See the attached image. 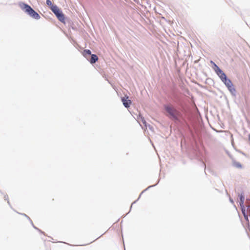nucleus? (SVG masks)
Wrapping results in <instances>:
<instances>
[{
  "mask_svg": "<svg viewBox=\"0 0 250 250\" xmlns=\"http://www.w3.org/2000/svg\"><path fill=\"white\" fill-rule=\"evenodd\" d=\"M62 12L59 10L58 11V12H56V13H55V14L56 15V16H57V15H59L60 13H61Z\"/></svg>",
  "mask_w": 250,
  "mask_h": 250,
  "instance_id": "obj_14",
  "label": "nucleus"
},
{
  "mask_svg": "<svg viewBox=\"0 0 250 250\" xmlns=\"http://www.w3.org/2000/svg\"><path fill=\"white\" fill-rule=\"evenodd\" d=\"M50 9L54 14L58 12V11L60 10L58 6L55 5L54 6L50 7Z\"/></svg>",
  "mask_w": 250,
  "mask_h": 250,
  "instance_id": "obj_12",
  "label": "nucleus"
},
{
  "mask_svg": "<svg viewBox=\"0 0 250 250\" xmlns=\"http://www.w3.org/2000/svg\"><path fill=\"white\" fill-rule=\"evenodd\" d=\"M128 96H125V97H123L122 99V101L123 102L124 105L127 108L129 107L131 104V101L130 100H128Z\"/></svg>",
  "mask_w": 250,
  "mask_h": 250,
  "instance_id": "obj_4",
  "label": "nucleus"
},
{
  "mask_svg": "<svg viewBox=\"0 0 250 250\" xmlns=\"http://www.w3.org/2000/svg\"><path fill=\"white\" fill-rule=\"evenodd\" d=\"M164 109L167 113V116H170L173 119L177 120L179 112L170 104H165L164 106Z\"/></svg>",
  "mask_w": 250,
  "mask_h": 250,
  "instance_id": "obj_2",
  "label": "nucleus"
},
{
  "mask_svg": "<svg viewBox=\"0 0 250 250\" xmlns=\"http://www.w3.org/2000/svg\"><path fill=\"white\" fill-rule=\"evenodd\" d=\"M210 63L212 64L213 67H214V64H216L212 61L210 62Z\"/></svg>",
  "mask_w": 250,
  "mask_h": 250,
  "instance_id": "obj_15",
  "label": "nucleus"
},
{
  "mask_svg": "<svg viewBox=\"0 0 250 250\" xmlns=\"http://www.w3.org/2000/svg\"><path fill=\"white\" fill-rule=\"evenodd\" d=\"M249 141H250V134L249 135Z\"/></svg>",
  "mask_w": 250,
  "mask_h": 250,
  "instance_id": "obj_16",
  "label": "nucleus"
},
{
  "mask_svg": "<svg viewBox=\"0 0 250 250\" xmlns=\"http://www.w3.org/2000/svg\"><path fill=\"white\" fill-rule=\"evenodd\" d=\"M20 6L22 10L27 13L33 18L38 20L41 18L39 14L34 10H33L32 8L27 4L21 3L20 4Z\"/></svg>",
  "mask_w": 250,
  "mask_h": 250,
  "instance_id": "obj_1",
  "label": "nucleus"
},
{
  "mask_svg": "<svg viewBox=\"0 0 250 250\" xmlns=\"http://www.w3.org/2000/svg\"><path fill=\"white\" fill-rule=\"evenodd\" d=\"M245 200L244 195L241 194L240 195V205L241 207L244 206V202Z\"/></svg>",
  "mask_w": 250,
  "mask_h": 250,
  "instance_id": "obj_9",
  "label": "nucleus"
},
{
  "mask_svg": "<svg viewBox=\"0 0 250 250\" xmlns=\"http://www.w3.org/2000/svg\"><path fill=\"white\" fill-rule=\"evenodd\" d=\"M82 54L84 57L87 58V56L91 54V52L90 50L85 49L83 51Z\"/></svg>",
  "mask_w": 250,
  "mask_h": 250,
  "instance_id": "obj_7",
  "label": "nucleus"
},
{
  "mask_svg": "<svg viewBox=\"0 0 250 250\" xmlns=\"http://www.w3.org/2000/svg\"><path fill=\"white\" fill-rule=\"evenodd\" d=\"M57 18L62 22H64L65 20V18L64 15L62 12L59 15L57 16Z\"/></svg>",
  "mask_w": 250,
  "mask_h": 250,
  "instance_id": "obj_8",
  "label": "nucleus"
},
{
  "mask_svg": "<svg viewBox=\"0 0 250 250\" xmlns=\"http://www.w3.org/2000/svg\"><path fill=\"white\" fill-rule=\"evenodd\" d=\"M213 70L215 71L217 75L219 77L222 81L227 78L226 74L223 71L220 69V68L216 65L214 64V67H212Z\"/></svg>",
  "mask_w": 250,
  "mask_h": 250,
  "instance_id": "obj_3",
  "label": "nucleus"
},
{
  "mask_svg": "<svg viewBox=\"0 0 250 250\" xmlns=\"http://www.w3.org/2000/svg\"><path fill=\"white\" fill-rule=\"evenodd\" d=\"M222 82L225 83L227 87L232 83L231 81L229 79H228L227 78H226L225 80H224Z\"/></svg>",
  "mask_w": 250,
  "mask_h": 250,
  "instance_id": "obj_10",
  "label": "nucleus"
},
{
  "mask_svg": "<svg viewBox=\"0 0 250 250\" xmlns=\"http://www.w3.org/2000/svg\"><path fill=\"white\" fill-rule=\"evenodd\" d=\"M98 60V58L96 55L92 54L91 59L90 60L89 62L91 63H94L97 62Z\"/></svg>",
  "mask_w": 250,
  "mask_h": 250,
  "instance_id": "obj_5",
  "label": "nucleus"
},
{
  "mask_svg": "<svg viewBox=\"0 0 250 250\" xmlns=\"http://www.w3.org/2000/svg\"><path fill=\"white\" fill-rule=\"evenodd\" d=\"M46 4L50 7L54 6L52 4V1L50 0H46Z\"/></svg>",
  "mask_w": 250,
  "mask_h": 250,
  "instance_id": "obj_13",
  "label": "nucleus"
},
{
  "mask_svg": "<svg viewBox=\"0 0 250 250\" xmlns=\"http://www.w3.org/2000/svg\"><path fill=\"white\" fill-rule=\"evenodd\" d=\"M227 87H228V89L229 90V91L231 93H233L235 92V89L232 83L231 84H230V85H229L228 86H227Z\"/></svg>",
  "mask_w": 250,
  "mask_h": 250,
  "instance_id": "obj_11",
  "label": "nucleus"
},
{
  "mask_svg": "<svg viewBox=\"0 0 250 250\" xmlns=\"http://www.w3.org/2000/svg\"><path fill=\"white\" fill-rule=\"evenodd\" d=\"M242 213L244 216L245 219L247 222H249L248 216L246 213V209L244 206L241 207Z\"/></svg>",
  "mask_w": 250,
  "mask_h": 250,
  "instance_id": "obj_6",
  "label": "nucleus"
}]
</instances>
